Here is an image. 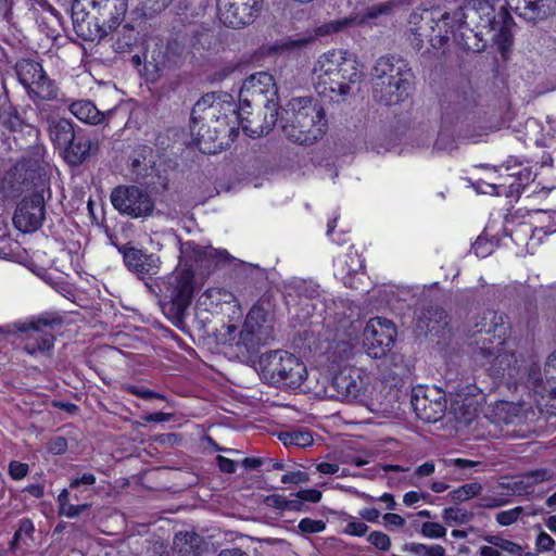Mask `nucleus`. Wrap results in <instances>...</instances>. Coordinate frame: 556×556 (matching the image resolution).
Masks as SVG:
<instances>
[{"instance_id": "37", "label": "nucleus", "mask_w": 556, "mask_h": 556, "mask_svg": "<svg viewBox=\"0 0 556 556\" xmlns=\"http://www.w3.org/2000/svg\"><path fill=\"white\" fill-rule=\"evenodd\" d=\"M302 534L320 533L326 529V522L319 519L303 518L298 525Z\"/></svg>"}, {"instance_id": "53", "label": "nucleus", "mask_w": 556, "mask_h": 556, "mask_svg": "<svg viewBox=\"0 0 556 556\" xmlns=\"http://www.w3.org/2000/svg\"><path fill=\"white\" fill-rule=\"evenodd\" d=\"M392 7H393L392 2L376 4L368 10L366 17L367 18H376L379 15L388 14L392 10Z\"/></svg>"}, {"instance_id": "7", "label": "nucleus", "mask_w": 556, "mask_h": 556, "mask_svg": "<svg viewBox=\"0 0 556 556\" xmlns=\"http://www.w3.org/2000/svg\"><path fill=\"white\" fill-rule=\"evenodd\" d=\"M412 72L400 58H380L374 68V93L378 101L396 104L403 101L410 89Z\"/></svg>"}, {"instance_id": "26", "label": "nucleus", "mask_w": 556, "mask_h": 556, "mask_svg": "<svg viewBox=\"0 0 556 556\" xmlns=\"http://www.w3.org/2000/svg\"><path fill=\"white\" fill-rule=\"evenodd\" d=\"M488 545L479 549L480 556H519L521 548L518 544L497 535H488L484 538Z\"/></svg>"}, {"instance_id": "42", "label": "nucleus", "mask_w": 556, "mask_h": 556, "mask_svg": "<svg viewBox=\"0 0 556 556\" xmlns=\"http://www.w3.org/2000/svg\"><path fill=\"white\" fill-rule=\"evenodd\" d=\"M353 22H354V20H351V18H342V20L331 21V22L326 23L325 25L318 27L317 34L323 36V35L338 33V31L344 29L345 27L350 26L351 24H353Z\"/></svg>"}, {"instance_id": "28", "label": "nucleus", "mask_w": 556, "mask_h": 556, "mask_svg": "<svg viewBox=\"0 0 556 556\" xmlns=\"http://www.w3.org/2000/svg\"><path fill=\"white\" fill-rule=\"evenodd\" d=\"M202 542L194 532H179L174 538L173 547L180 556H197Z\"/></svg>"}, {"instance_id": "46", "label": "nucleus", "mask_w": 556, "mask_h": 556, "mask_svg": "<svg viewBox=\"0 0 556 556\" xmlns=\"http://www.w3.org/2000/svg\"><path fill=\"white\" fill-rule=\"evenodd\" d=\"M383 526L388 529H400L406 525V520L394 513H387L382 516Z\"/></svg>"}, {"instance_id": "35", "label": "nucleus", "mask_w": 556, "mask_h": 556, "mask_svg": "<svg viewBox=\"0 0 556 556\" xmlns=\"http://www.w3.org/2000/svg\"><path fill=\"white\" fill-rule=\"evenodd\" d=\"M264 503L266 506L279 510H300L301 501L287 500L280 494H273L265 497Z\"/></svg>"}, {"instance_id": "3", "label": "nucleus", "mask_w": 556, "mask_h": 556, "mask_svg": "<svg viewBox=\"0 0 556 556\" xmlns=\"http://www.w3.org/2000/svg\"><path fill=\"white\" fill-rule=\"evenodd\" d=\"M361 77L356 56L344 49H331L320 54L312 71L316 91L330 100L346 96Z\"/></svg>"}, {"instance_id": "27", "label": "nucleus", "mask_w": 556, "mask_h": 556, "mask_svg": "<svg viewBox=\"0 0 556 556\" xmlns=\"http://www.w3.org/2000/svg\"><path fill=\"white\" fill-rule=\"evenodd\" d=\"M49 134L52 141L62 148L71 146L75 138L73 126L70 121L65 118L50 119Z\"/></svg>"}, {"instance_id": "51", "label": "nucleus", "mask_w": 556, "mask_h": 556, "mask_svg": "<svg viewBox=\"0 0 556 556\" xmlns=\"http://www.w3.org/2000/svg\"><path fill=\"white\" fill-rule=\"evenodd\" d=\"M89 507V504H81V505H73L70 502L66 504H63L62 507L59 508L60 514L67 517V518H75L80 513L86 510Z\"/></svg>"}, {"instance_id": "12", "label": "nucleus", "mask_w": 556, "mask_h": 556, "mask_svg": "<svg viewBox=\"0 0 556 556\" xmlns=\"http://www.w3.org/2000/svg\"><path fill=\"white\" fill-rule=\"evenodd\" d=\"M394 324L382 317L368 320L363 332L364 346L368 356L382 358L392 350L396 339Z\"/></svg>"}, {"instance_id": "61", "label": "nucleus", "mask_w": 556, "mask_h": 556, "mask_svg": "<svg viewBox=\"0 0 556 556\" xmlns=\"http://www.w3.org/2000/svg\"><path fill=\"white\" fill-rule=\"evenodd\" d=\"M424 498H425V495L422 493H419V492H416V491H409V492H406L404 494L403 503L406 506H412V505L418 503L419 501H421Z\"/></svg>"}, {"instance_id": "5", "label": "nucleus", "mask_w": 556, "mask_h": 556, "mask_svg": "<svg viewBox=\"0 0 556 556\" xmlns=\"http://www.w3.org/2000/svg\"><path fill=\"white\" fill-rule=\"evenodd\" d=\"M280 126L293 142L311 144L321 138L327 128V119L323 106L306 97L291 99L283 108Z\"/></svg>"}, {"instance_id": "48", "label": "nucleus", "mask_w": 556, "mask_h": 556, "mask_svg": "<svg viewBox=\"0 0 556 556\" xmlns=\"http://www.w3.org/2000/svg\"><path fill=\"white\" fill-rule=\"evenodd\" d=\"M321 498V492L316 489H305L301 490L296 493V500L301 501V506L303 505V502H309V503H318Z\"/></svg>"}, {"instance_id": "49", "label": "nucleus", "mask_w": 556, "mask_h": 556, "mask_svg": "<svg viewBox=\"0 0 556 556\" xmlns=\"http://www.w3.org/2000/svg\"><path fill=\"white\" fill-rule=\"evenodd\" d=\"M127 390L131 394H134L136 396H139L141 399H144V400H150V399L164 400V396L162 394L156 393V392H154L152 390L146 389L143 387L129 386V387H127Z\"/></svg>"}, {"instance_id": "16", "label": "nucleus", "mask_w": 556, "mask_h": 556, "mask_svg": "<svg viewBox=\"0 0 556 556\" xmlns=\"http://www.w3.org/2000/svg\"><path fill=\"white\" fill-rule=\"evenodd\" d=\"M43 216V197L35 193L24 198L18 204L13 216V224L23 232H33L41 226Z\"/></svg>"}, {"instance_id": "15", "label": "nucleus", "mask_w": 556, "mask_h": 556, "mask_svg": "<svg viewBox=\"0 0 556 556\" xmlns=\"http://www.w3.org/2000/svg\"><path fill=\"white\" fill-rule=\"evenodd\" d=\"M49 325L51 321L46 318L14 325L18 331L27 333L24 349L29 355H47L53 349L54 337L50 331L43 329Z\"/></svg>"}, {"instance_id": "44", "label": "nucleus", "mask_w": 556, "mask_h": 556, "mask_svg": "<svg viewBox=\"0 0 556 556\" xmlns=\"http://www.w3.org/2000/svg\"><path fill=\"white\" fill-rule=\"evenodd\" d=\"M472 251L478 257L484 258L493 252V243L485 237L479 236L472 244Z\"/></svg>"}, {"instance_id": "10", "label": "nucleus", "mask_w": 556, "mask_h": 556, "mask_svg": "<svg viewBox=\"0 0 556 556\" xmlns=\"http://www.w3.org/2000/svg\"><path fill=\"white\" fill-rule=\"evenodd\" d=\"M20 83L34 100L50 101L56 97L58 88L45 73L42 65L29 59H22L15 65Z\"/></svg>"}, {"instance_id": "63", "label": "nucleus", "mask_w": 556, "mask_h": 556, "mask_svg": "<svg viewBox=\"0 0 556 556\" xmlns=\"http://www.w3.org/2000/svg\"><path fill=\"white\" fill-rule=\"evenodd\" d=\"M316 469L323 475H334L339 471V465L334 463H320Z\"/></svg>"}, {"instance_id": "1", "label": "nucleus", "mask_w": 556, "mask_h": 556, "mask_svg": "<svg viewBox=\"0 0 556 556\" xmlns=\"http://www.w3.org/2000/svg\"><path fill=\"white\" fill-rule=\"evenodd\" d=\"M477 361L492 375L507 378L508 381L531 384L534 402L540 407L542 400L548 396L556 400V352L547 359L544 367L545 382L541 378L540 367L527 364L515 353L506 350V342L500 336L480 334L477 339Z\"/></svg>"}, {"instance_id": "34", "label": "nucleus", "mask_w": 556, "mask_h": 556, "mask_svg": "<svg viewBox=\"0 0 556 556\" xmlns=\"http://www.w3.org/2000/svg\"><path fill=\"white\" fill-rule=\"evenodd\" d=\"M136 43V36L134 28L129 25H125L122 28L121 35L113 43V49L117 53H125L131 49Z\"/></svg>"}, {"instance_id": "19", "label": "nucleus", "mask_w": 556, "mask_h": 556, "mask_svg": "<svg viewBox=\"0 0 556 556\" xmlns=\"http://www.w3.org/2000/svg\"><path fill=\"white\" fill-rule=\"evenodd\" d=\"M482 391L476 386H466L458 390L453 400L452 406L455 414L465 424H470L476 417L478 406L483 401Z\"/></svg>"}, {"instance_id": "54", "label": "nucleus", "mask_w": 556, "mask_h": 556, "mask_svg": "<svg viewBox=\"0 0 556 556\" xmlns=\"http://www.w3.org/2000/svg\"><path fill=\"white\" fill-rule=\"evenodd\" d=\"M507 501L503 497L483 496L480 500V507L483 508H497L505 505Z\"/></svg>"}, {"instance_id": "56", "label": "nucleus", "mask_w": 556, "mask_h": 556, "mask_svg": "<svg viewBox=\"0 0 556 556\" xmlns=\"http://www.w3.org/2000/svg\"><path fill=\"white\" fill-rule=\"evenodd\" d=\"M172 0H142V5L150 12H159L165 9Z\"/></svg>"}, {"instance_id": "18", "label": "nucleus", "mask_w": 556, "mask_h": 556, "mask_svg": "<svg viewBox=\"0 0 556 556\" xmlns=\"http://www.w3.org/2000/svg\"><path fill=\"white\" fill-rule=\"evenodd\" d=\"M484 167L489 170L488 179H478L473 184V188L478 193L496 195L504 193L510 195L519 191L521 184L517 181L516 173L504 175L497 168Z\"/></svg>"}, {"instance_id": "45", "label": "nucleus", "mask_w": 556, "mask_h": 556, "mask_svg": "<svg viewBox=\"0 0 556 556\" xmlns=\"http://www.w3.org/2000/svg\"><path fill=\"white\" fill-rule=\"evenodd\" d=\"M555 541L546 532L541 531L535 540V548L538 552H549L554 548Z\"/></svg>"}, {"instance_id": "2", "label": "nucleus", "mask_w": 556, "mask_h": 556, "mask_svg": "<svg viewBox=\"0 0 556 556\" xmlns=\"http://www.w3.org/2000/svg\"><path fill=\"white\" fill-rule=\"evenodd\" d=\"M226 250L202 247L192 241L181 243L179 264L176 269L159 283L161 303L174 315H182L189 307L194 292V271L211 270L227 262Z\"/></svg>"}, {"instance_id": "29", "label": "nucleus", "mask_w": 556, "mask_h": 556, "mask_svg": "<svg viewBox=\"0 0 556 556\" xmlns=\"http://www.w3.org/2000/svg\"><path fill=\"white\" fill-rule=\"evenodd\" d=\"M70 110L78 119L88 124L98 125L104 118L103 113L90 101L80 100L73 102Z\"/></svg>"}, {"instance_id": "38", "label": "nucleus", "mask_w": 556, "mask_h": 556, "mask_svg": "<svg viewBox=\"0 0 556 556\" xmlns=\"http://www.w3.org/2000/svg\"><path fill=\"white\" fill-rule=\"evenodd\" d=\"M420 533L429 539H442L446 534V529L439 522L427 521L421 525Z\"/></svg>"}, {"instance_id": "24", "label": "nucleus", "mask_w": 556, "mask_h": 556, "mask_svg": "<svg viewBox=\"0 0 556 556\" xmlns=\"http://www.w3.org/2000/svg\"><path fill=\"white\" fill-rule=\"evenodd\" d=\"M554 0H509L516 13L528 22L535 23L546 18L554 5Z\"/></svg>"}, {"instance_id": "50", "label": "nucleus", "mask_w": 556, "mask_h": 556, "mask_svg": "<svg viewBox=\"0 0 556 556\" xmlns=\"http://www.w3.org/2000/svg\"><path fill=\"white\" fill-rule=\"evenodd\" d=\"M96 476L90 472H85L80 477L71 478L70 488L78 489L80 486H89L96 483Z\"/></svg>"}, {"instance_id": "55", "label": "nucleus", "mask_w": 556, "mask_h": 556, "mask_svg": "<svg viewBox=\"0 0 556 556\" xmlns=\"http://www.w3.org/2000/svg\"><path fill=\"white\" fill-rule=\"evenodd\" d=\"M67 448V442L63 437L53 438L49 442V451L53 454H62Z\"/></svg>"}, {"instance_id": "40", "label": "nucleus", "mask_w": 556, "mask_h": 556, "mask_svg": "<svg viewBox=\"0 0 556 556\" xmlns=\"http://www.w3.org/2000/svg\"><path fill=\"white\" fill-rule=\"evenodd\" d=\"M367 531L368 526L365 522L357 520L353 516L348 517L343 533L353 536H363Z\"/></svg>"}, {"instance_id": "21", "label": "nucleus", "mask_w": 556, "mask_h": 556, "mask_svg": "<svg viewBox=\"0 0 556 556\" xmlns=\"http://www.w3.org/2000/svg\"><path fill=\"white\" fill-rule=\"evenodd\" d=\"M364 269L363 260L357 251L350 248L349 251L336 258L334 261V275L343 281V283L352 289H357L356 276L363 275ZM359 278H357L358 280Z\"/></svg>"}, {"instance_id": "31", "label": "nucleus", "mask_w": 556, "mask_h": 556, "mask_svg": "<svg viewBox=\"0 0 556 556\" xmlns=\"http://www.w3.org/2000/svg\"><path fill=\"white\" fill-rule=\"evenodd\" d=\"M482 490L483 488L479 482H471L456 488L450 493V496L454 502H465L478 496Z\"/></svg>"}, {"instance_id": "14", "label": "nucleus", "mask_w": 556, "mask_h": 556, "mask_svg": "<svg viewBox=\"0 0 556 556\" xmlns=\"http://www.w3.org/2000/svg\"><path fill=\"white\" fill-rule=\"evenodd\" d=\"M263 0H217L219 21L229 27L238 28L254 21Z\"/></svg>"}, {"instance_id": "32", "label": "nucleus", "mask_w": 556, "mask_h": 556, "mask_svg": "<svg viewBox=\"0 0 556 556\" xmlns=\"http://www.w3.org/2000/svg\"><path fill=\"white\" fill-rule=\"evenodd\" d=\"M552 478V472L546 469H538L523 475L518 484L521 485L519 490L526 493L530 492V489L539 482L547 481Z\"/></svg>"}, {"instance_id": "59", "label": "nucleus", "mask_w": 556, "mask_h": 556, "mask_svg": "<svg viewBox=\"0 0 556 556\" xmlns=\"http://www.w3.org/2000/svg\"><path fill=\"white\" fill-rule=\"evenodd\" d=\"M217 465L223 472L232 473L236 471V464L232 459L224 456H217Z\"/></svg>"}, {"instance_id": "43", "label": "nucleus", "mask_w": 556, "mask_h": 556, "mask_svg": "<svg viewBox=\"0 0 556 556\" xmlns=\"http://www.w3.org/2000/svg\"><path fill=\"white\" fill-rule=\"evenodd\" d=\"M522 510V507L517 506L508 510L500 511L496 515V521L501 526H510L519 519Z\"/></svg>"}, {"instance_id": "64", "label": "nucleus", "mask_w": 556, "mask_h": 556, "mask_svg": "<svg viewBox=\"0 0 556 556\" xmlns=\"http://www.w3.org/2000/svg\"><path fill=\"white\" fill-rule=\"evenodd\" d=\"M217 556H251L249 552L240 547H229L222 549Z\"/></svg>"}, {"instance_id": "39", "label": "nucleus", "mask_w": 556, "mask_h": 556, "mask_svg": "<svg viewBox=\"0 0 556 556\" xmlns=\"http://www.w3.org/2000/svg\"><path fill=\"white\" fill-rule=\"evenodd\" d=\"M34 532V523L29 519H22L16 530L12 545L18 546L21 542H26V539L30 538Z\"/></svg>"}, {"instance_id": "33", "label": "nucleus", "mask_w": 556, "mask_h": 556, "mask_svg": "<svg viewBox=\"0 0 556 556\" xmlns=\"http://www.w3.org/2000/svg\"><path fill=\"white\" fill-rule=\"evenodd\" d=\"M34 169H30L29 162L26 160L18 161L14 167L8 173V177L5 178L9 184L13 185L15 182H24L28 179L33 178L31 173Z\"/></svg>"}, {"instance_id": "22", "label": "nucleus", "mask_w": 556, "mask_h": 556, "mask_svg": "<svg viewBox=\"0 0 556 556\" xmlns=\"http://www.w3.org/2000/svg\"><path fill=\"white\" fill-rule=\"evenodd\" d=\"M119 251L123 254L126 266L137 275H153L157 273L161 263L157 255L147 254L132 247H124Z\"/></svg>"}, {"instance_id": "11", "label": "nucleus", "mask_w": 556, "mask_h": 556, "mask_svg": "<svg viewBox=\"0 0 556 556\" xmlns=\"http://www.w3.org/2000/svg\"><path fill=\"white\" fill-rule=\"evenodd\" d=\"M111 202L121 214L132 218L148 217L154 210L152 197L136 186L115 188L111 193Z\"/></svg>"}, {"instance_id": "8", "label": "nucleus", "mask_w": 556, "mask_h": 556, "mask_svg": "<svg viewBox=\"0 0 556 556\" xmlns=\"http://www.w3.org/2000/svg\"><path fill=\"white\" fill-rule=\"evenodd\" d=\"M257 369L261 379L275 387L298 389L307 377L304 363L293 354L280 350L261 355Z\"/></svg>"}, {"instance_id": "23", "label": "nucleus", "mask_w": 556, "mask_h": 556, "mask_svg": "<svg viewBox=\"0 0 556 556\" xmlns=\"http://www.w3.org/2000/svg\"><path fill=\"white\" fill-rule=\"evenodd\" d=\"M555 212L546 211H534L530 214V226L521 227V231L525 233L531 232L529 242L532 247L540 243L543 236L553 233L556 231V225L554 224Z\"/></svg>"}, {"instance_id": "60", "label": "nucleus", "mask_w": 556, "mask_h": 556, "mask_svg": "<svg viewBox=\"0 0 556 556\" xmlns=\"http://www.w3.org/2000/svg\"><path fill=\"white\" fill-rule=\"evenodd\" d=\"M172 417H173L172 414L159 412V413H153V414H149V415L144 416L143 420L147 422H150V421L164 422V421H169L172 419Z\"/></svg>"}, {"instance_id": "52", "label": "nucleus", "mask_w": 556, "mask_h": 556, "mask_svg": "<svg viewBox=\"0 0 556 556\" xmlns=\"http://www.w3.org/2000/svg\"><path fill=\"white\" fill-rule=\"evenodd\" d=\"M9 473L14 480L23 479L28 473V465L20 462H11Z\"/></svg>"}, {"instance_id": "57", "label": "nucleus", "mask_w": 556, "mask_h": 556, "mask_svg": "<svg viewBox=\"0 0 556 556\" xmlns=\"http://www.w3.org/2000/svg\"><path fill=\"white\" fill-rule=\"evenodd\" d=\"M443 462H444L445 466H447V467L454 466V467H458V468H471V467L478 466L480 464L478 462L464 459V458H451V459H444Z\"/></svg>"}, {"instance_id": "47", "label": "nucleus", "mask_w": 556, "mask_h": 556, "mask_svg": "<svg viewBox=\"0 0 556 556\" xmlns=\"http://www.w3.org/2000/svg\"><path fill=\"white\" fill-rule=\"evenodd\" d=\"M308 475L304 471H291L281 477V482L285 484H300L308 481Z\"/></svg>"}, {"instance_id": "30", "label": "nucleus", "mask_w": 556, "mask_h": 556, "mask_svg": "<svg viewBox=\"0 0 556 556\" xmlns=\"http://www.w3.org/2000/svg\"><path fill=\"white\" fill-rule=\"evenodd\" d=\"M442 519L450 527L463 526L473 519V514L462 507H448L443 510Z\"/></svg>"}, {"instance_id": "4", "label": "nucleus", "mask_w": 556, "mask_h": 556, "mask_svg": "<svg viewBox=\"0 0 556 556\" xmlns=\"http://www.w3.org/2000/svg\"><path fill=\"white\" fill-rule=\"evenodd\" d=\"M127 10V0H75L74 30L84 40H101L119 27Z\"/></svg>"}, {"instance_id": "41", "label": "nucleus", "mask_w": 556, "mask_h": 556, "mask_svg": "<svg viewBox=\"0 0 556 556\" xmlns=\"http://www.w3.org/2000/svg\"><path fill=\"white\" fill-rule=\"evenodd\" d=\"M367 541L382 552H387L391 547L390 536L382 531H371L367 536Z\"/></svg>"}, {"instance_id": "58", "label": "nucleus", "mask_w": 556, "mask_h": 556, "mask_svg": "<svg viewBox=\"0 0 556 556\" xmlns=\"http://www.w3.org/2000/svg\"><path fill=\"white\" fill-rule=\"evenodd\" d=\"M358 515L362 519L375 523L380 518V511L377 508L367 507L363 508L358 511Z\"/></svg>"}, {"instance_id": "36", "label": "nucleus", "mask_w": 556, "mask_h": 556, "mask_svg": "<svg viewBox=\"0 0 556 556\" xmlns=\"http://www.w3.org/2000/svg\"><path fill=\"white\" fill-rule=\"evenodd\" d=\"M286 445H295L300 447L308 446L313 443V437L307 431H292L281 437Z\"/></svg>"}, {"instance_id": "25", "label": "nucleus", "mask_w": 556, "mask_h": 556, "mask_svg": "<svg viewBox=\"0 0 556 556\" xmlns=\"http://www.w3.org/2000/svg\"><path fill=\"white\" fill-rule=\"evenodd\" d=\"M412 406L418 419L425 422L438 421L445 412V404L441 400H430L427 394H420L419 391L412 397Z\"/></svg>"}, {"instance_id": "17", "label": "nucleus", "mask_w": 556, "mask_h": 556, "mask_svg": "<svg viewBox=\"0 0 556 556\" xmlns=\"http://www.w3.org/2000/svg\"><path fill=\"white\" fill-rule=\"evenodd\" d=\"M277 94V87L274 77L266 72H258L250 75L242 84L239 98L242 104L248 108L257 99L273 100Z\"/></svg>"}, {"instance_id": "9", "label": "nucleus", "mask_w": 556, "mask_h": 556, "mask_svg": "<svg viewBox=\"0 0 556 556\" xmlns=\"http://www.w3.org/2000/svg\"><path fill=\"white\" fill-rule=\"evenodd\" d=\"M243 113H245L244 108L241 106L240 111H237L232 101H214L204 112V119L211 123L207 125V129L204 130L203 126L197 129L198 121L193 117L190 126L191 132L197 134L199 142L206 139L233 137L237 135L240 124L243 129L247 128L243 125Z\"/></svg>"}, {"instance_id": "6", "label": "nucleus", "mask_w": 556, "mask_h": 556, "mask_svg": "<svg viewBox=\"0 0 556 556\" xmlns=\"http://www.w3.org/2000/svg\"><path fill=\"white\" fill-rule=\"evenodd\" d=\"M379 384L368 371L355 367L340 370L332 379V388L339 400L362 403L370 412L387 416L391 407L386 396L377 391Z\"/></svg>"}, {"instance_id": "13", "label": "nucleus", "mask_w": 556, "mask_h": 556, "mask_svg": "<svg viewBox=\"0 0 556 556\" xmlns=\"http://www.w3.org/2000/svg\"><path fill=\"white\" fill-rule=\"evenodd\" d=\"M273 337L270 313L263 305H254L240 332V342L248 349L265 344Z\"/></svg>"}, {"instance_id": "20", "label": "nucleus", "mask_w": 556, "mask_h": 556, "mask_svg": "<svg viewBox=\"0 0 556 556\" xmlns=\"http://www.w3.org/2000/svg\"><path fill=\"white\" fill-rule=\"evenodd\" d=\"M533 414L529 404L500 401L492 405L489 419L495 424H521Z\"/></svg>"}, {"instance_id": "62", "label": "nucleus", "mask_w": 556, "mask_h": 556, "mask_svg": "<svg viewBox=\"0 0 556 556\" xmlns=\"http://www.w3.org/2000/svg\"><path fill=\"white\" fill-rule=\"evenodd\" d=\"M435 470V466L432 462H427L420 466H418L415 470V475L418 477H428L432 475Z\"/></svg>"}]
</instances>
